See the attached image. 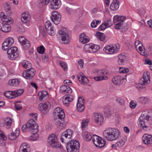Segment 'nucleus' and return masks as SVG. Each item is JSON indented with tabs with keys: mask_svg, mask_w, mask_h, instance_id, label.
<instances>
[{
	"mask_svg": "<svg viewBox=\"0 0 152 152\" xmlns=\"http://www.w3.org/2000/svg\"><path fill=\"white\" fill-rule=\"evenodd\" d=\"M73 133L72 130L68 129L63 132L60 138L61 142L67 143L66 148L67 152H79L80 147L79 142L76 140H72L66 142L68 140L71 139Z\"/></svg>",
	"mask_w": 152,
	"mask_h": 152,
	"instance_id": "f257e3e1",
	"label": "nucleus"
},
{
	"mask_svg": "<svg viewBox=\"0 0 152 152\" xmlns=\"http://www.w3.org/2000/svg\"><path fill=\"white\" fill-rule=\"evenodd\" d=\"M53 113L55 124L60 129L64 127L65 126L64 119L65 115L63 109L61 107H56Z\"/></svg>",
	"mask_w": 152,
	"mask_h": 152,
	"instance_id": "f03ea898",
	"label": "nucleus"
},
{
	"mask_svg": "<svg viewBox=\"0 0 152 152\" xmlns=\"http://www.w3.org/2000/svg\"><path fill=\"white\" fill-rule=\"evenodd\" d=\"M0 16L2 20L0 21V30L5 33L10 31L11 29L10 24L12 23L13 19L4 12H1Z\"/></svg>",
	"mask_w": 152,
	"mask_h": 152,
	"instance_id": "7ed1b4c3",
	"label": "nucleus"
},
{
	"mask_svg": "<svg viewBox=\"0 0 152 152\" xmlns=\"http://www.w3.org/2000/svg\"><path fill=\"white\" fill-rule=\"evenodd\" d=\"M103 134L108 140L112 141L119 138L120 133L118 130L117 129L108 128L104 131Z\"/></svg>",
	"mask_w": 152,
	"mask_h": 152,
	"instance_id": "20e7f679",
	"label": "nucleus"
},
{
	"mask_svg": "<svg viewBox=\"0 0 152 152\" xmlns=\"http://www.w3.org/2000/svg\"><path fill=\"white\" fill-rule=\"evenodd\" d=\"M38 126L34 120L33 119L29 120L26 124L23 125L22 127V130L24 132L29 131L32 132L34 131L35 133L38 131Z\"/></svg>",
	"mask_w": 152,
	"mask_h": 152,
	"instance_id": "39448f33",
	"label": "nucleus"
},
{
	"mask_svg": "<svg viewBox=\"0 0 152 152\" xmlns=\"http://www.w3.org/2000/svg\"><path fill=\"white\" fill-rule=\"evenodd\" d=\"M48 142L52 148H61L62 146L57 141V139L56 135L54 134H50L48 137Z\"/></svg>",
	"mask_w": 152,
	"mask_h": 152,
	"instance_id": "423d86ee",
	"label": "nucleus"
},
{
	"mask_svg": "<svg viewBox=\"0 0 152 152\" xmlns=\"http://www.w3.org/2000/svg\"><path fill=\"white\" fill-rule=\"evenodd\" d=\"M150 75L148 72H144L143 74V76L139 81V84L137 86V88H142L143 86L149 84L150 82Z\"/></svg>",
	"mask_w": 152,
	"mask_h": 152,
	"instance_id": "0eeeda50",
	"label": "nucleus"
},
{
	"mask_svg": "<svg viewBox=\"0 0 152 152\" xmlns=\"http://www.w3.org/2000/svg\"><path fill=\"white\" fill-rule=\"evenodd\" d=\"M7 49V53L9 59L14 60L18 57V50L16 47H12Z\"/></svg>",
	"mask_w": 152,
	"mask_h": 152,
	"instance_id": "6e6552de",
	"label": "nucleus"
},
{
	"mask_svg": "<svg viewBox=\"0 0 152 152\" xmlns=\"http://www.w3.org/2000/svg\"><path fill=\"white\" fill-rule=\"evenodd\" d=\"M92 140L94 145L96 147L100 148L103 147L105 145V141L99 136L93 135L92 137Z\"/></svg>",
	"mask_w": 152,
	"mask_h": 152,
	"instance_id": "1a4fd4ad",
	"label": "nucleus"
},
{
	"mask_svg": "<svg viewBox=\"0 0 152 152\" xmlns=\"http://www.w3.org/2000/svg\"><path fill=\"white\" fill-rule=\"evenodd\" d=\"M35 70L34 69L30 68L24 71L22 73L23 76L28 79H31L35 75Z\"/></svg>",
	"mask_w": 152,
	"mask_h": 152,
	"instance_id": "9d476101",
	"label": "nucleus"
},
{
	"mask_svg": "<svg viewBox=\"0 0 152 152\" xmlns=\"http://www.w3.org/2000/svg\"><path fill=\"white\" fill-rule=\"evenodd\" d=\"M50 107V104L48 102L43 103H40L39 105L40 110L44 114H46L48 112Z\"/></svg>",
	"mask_w": 152,
	"mask_h": 152,
	"instance_id": "9b49d317",
	"label": "nucleus"
},
{
	"mask_svg": "<svg viewBox=\"0 0 152 152\" xmlns=\"http://www.w3.org/2000/svg\"><path fill=\"white\" fill-rule=\"evenodd\" d=\"M14 40L11 37L7 38L3 43L2 49L3 50H6L9 48L14 43Z\"/></svg>",
	"mask_w": 152,
	"mask_h": 152,
	"instance_id": "f8f14e48",
	"label": "nucleus"
},
{
	"mask_svg": "<svg viewBox=\"0 0 152 152\" xmlns=\"http://www.w3.org/2000/svg\"><path fill=\"white\" fill-rule=\"evenodd\" d=\"M93 119L98 125H100L103 123L104 117L100 113H94L93 114Z\"/></svg>",
	"mask_w": 152,
	"mask_h": 152,
	"instance_id": "ddd939ff",
	"label": "nucleus"
},
{
	"mask_svg": "<svg viewBox=\"0 0 152 152\" xmlns=\"http://www.w3.org/2000/svg\"><path fill=\"white\" fill-rule=\"evenodd\" d=\"M52 15L50 18L52 21L56 25L58 24L60 22L61 16L56 11H53Z\"/></svg>",
	"mask_w": 152,
	"mask_h": 152,
	"instance_id": "4468645a",
	"label": "nucleus"
},
{
	"mask_svg": "<svg viewBox=\"0 0 152 152\" xmlns=\"http://www.w3.org/2000/svg\"><path fill=\"white\" fill-rule=\"evenodd\" d=\"M85 102V100L83 97H79L78 102L77 104V110L78 111L81 112L84 110Z\"/></svg>",
	"mask_w": 152,
	"mask_h": 152,
	"instance_id": "2eb2a0df",
	"label": "nucleus"
},
{
	"mask_svg": "<svg viewBox=\"0 0 152 152\" xmlns=\"http://www.w3.org/2000/svg\"><path fill=\"white\" fill-rule=\"evenodd\" d=\"M135 45L136 48H137L138 46L139 45L138 51L139 53L142 56H147V54L145 53L144 47L142 45L141 43H140V42L139 41L137 40L135 41Z\"/></svg>",
	"mask_w": 152,
	"mask_h": 152,
	"instance_id": "dca6fc26",
	"label": "nucleus"
},
{
	"mask_svg": "<svg viewBox=\"0 0 152 152\" xmlns=\"http://www.w3.org/2000/svg\"><path fill=\"white\" fill-rule=\"evenodd\" d=\"M58 33L59 34L61 35V39L62 41H63V42H62V43L67 44L69 42V36L68 34L64 31L61 30L59 31Z\"/></svg>",
	"mask_w": 152,
	"mask_h": 152,
	"instance_id": "f3484780",
	"label": "nucleus"
},
{
	"mask_svg": "<svg viewBox=\"0 0 152 152\" xmlns=\"http://www.w3.org/2000/svg\"><path fill=\"white\" fill-rule=\"evenodd\" d=\"M60 91L63 94L66 95L70 94L72 92L71 88L69 86L66 85L61 86L60 88Z\"/></svg>",
	"mask_w": 152,
	"mask_h": 152,
	"instance_id": "a211bd4d",
	"label": "nucleus"
},
{
	"mask_svg": "<svg viewBox=\"0 0 152 152\" xmlns=\"http://www.w3.org/2000/svg\"><path fill=\"white\" fill-rule=\"evenodd\" d=\"M103 50L106 53L109 54L113 53L118 50L117 49L116 46L113 45H108L105 47L104 48Z\"/></svg>",
	"mask_w": 152,
	"mask_h": 152,
	"instance_id": "6ab92c4d",
	"label": "nucleus"
},
{
	"mask_svg": "<svg viewBox=\"0 0 152 152\" xmlns=\"http://www.w3.org/2000/svg\"><path fill=\"white\" fill-rule=\"evenodd\" d=\"M143 142L149 145L152 144V135L148 134H144L142 138Z\"/></svg>",
	"mask_w": 152,
	"mask_h": 152,
	"instance_id": "aec40b11",
	"label": "nucleus"
},
{
	"mask_svg": "<svg viewBox=\"0 0 152 152\" xmlns=\"http://www.w3.org/2000/svg\"><path fill=\"white\" fill-rule=\"evenodd\" d=\"M149 117V116L148 114H142L140 117L139 120V126L141 128L142 126L143 125H145L146 122L145 121V120L148 121Z\"/></svg>",
	"mask_w": 152,
	"mask_h": 152,
	"instance_id": "412c9836",
	"label": "nucleus"
},
{
	"mask_svg": "<svg viewBox=\"0 0 152 152\" xmlns=\"http://www.w3.org/2000/svg\"><path fill=\"white\" fill-rule=\"evenodd\" d=\"M77 77L80 83L82 85H86L89 82L88 79L84 76L83 73L77 75Z\"/></svg>",
	"mask_w": 152,
	"mask_h": 152,
	"instance_id": "4be33fe9",
	"label": "nucleus"
},
{
	"mask_svg": "<svg viewBox=\"0 0 152 152\" xmlns=\"http://www.w3.org/2000/svg\"><path fill=\"white\" fill-rule=\"evenodd\" d=\"M126 78V75L124 77H122L120 75H117L112 79L113 82L115 85H120L123 83L124 80Z\"/></svg>",
	"mask_w": 152,
	"mask_h": 152,
	"instance_id": "5701e85b",
	"label": "nucleus"
},
{
	"mask_svg": "<svg viewBox=\"0 0 152 152\" xmlns=\"http://www.w3.org/2000/svg\"><path fill=\"white\" fill-rule=\"evenodd\" d=\"M50 7L53 10H57L60 7L61 5L60 0H52L50 1Z\"/></svg>",
	"mask_w": 152,
	"mask_h": 152,
	"instance_id": "b1692460",
	"label": "nucleus"
},
{
	"mask_svg": "<svg viewBox=\"0 0 152 152\" xmlns=\"http://www.w3.org/2000/svg\"><path fill=\"white\" fill-rule=\"evenodd\" d=\"M20 134V130L18 129H16L15 132L10 133L8 134V137L10 140H15L16 139Z\"/></svg>",
	"mask_w": 152,
	"mask_h": 152,
	"instance_id": "393cba45",
	"label": "nucleus"
},
{
	"mask_svg": "<svg viewBox=\"0 0 152 152\" xmlns=\"http://www.w3.org/2000/svg\"><path fill=\"white\" fill-rule=\"evenodd\" d=\"M66 96H64L63 97L64 99L63 102L64 104L68 106L69 105L70 102H71L73 100L74 98L72 95H70V94Z\"/></svg>",
	"mask_w": 152,
	"mask_h": 152,
	"instance_id": "a878e982",
	"label": "nucleus"
},
{
	"mask_svg": "<svg viewBox=\"0 0 152 152\" xmlns=\"http://www.w3.org/2000/svg\"><path fill=\"white\" fill-rule=\"evenodd\" d=\"M38 95L40 101H43L48 97L47 92L45 91L38 93Z\"/></svg>",
	"mask_w": 152,
	"mask_h": 152,
	"instance_id": "bb28decb",
	"label": "nucleus"
},
{
	"mask_svg": "<svg viewBox=\"0 0 152 152\" xmlns=\"http://www.w3.org/2000/svg\"><path fill=\"white\" fill-rule=\"evenodd\" d=\"M119 60L118 61V63L119 65H122L124 63L125 61L127 58V56L124 53H122L118 56Z\"/></svg>",
	"mask_w": 152,
	"mask_h": 152,
	"instance_id": "cd10ccee",
	"label": "nucleus"
},
{
	"mask_svg": "<svg viewBox=\"0 0 152 152\" xmlns=\"http://www.w3.org/2000/svg\"><path fill=\"white\" fill-rule=\"evenodd\" d=\"M30 19L29 15L28 12H24L21 15V20L24 23H28Z\"/></svg>",
	"mask_w": 152,
	"mask_h": 152,
	"instance_id": "c85d7f7f",
	"label": "nucleus"
},
{
	"mask_svg": "<svg viewBox=\"0 0 152 152\" xmlns=\"http://www.w3.org/2000/svg\"><path fill=\"white\" fill-rule=\"evenodd\" d=\"M19 152H30L28 145L26 143L22 144L20 148Z\"/></svg>",
	"mask_w": 152,
	"mask_h": 152,
	"instance_id": "c756f323",
	"label": "nucleus"
},
{
	"mask_svg": "<svg viewBox=\"0 0 152 152\" xmlns=\"http://www.w3.org/2000/svg\"><path fill=\"white\" fill-rule=\"evenodd\" d=\"M119 2L117 0H114L110 4V7L112 10H117L119 7Z\"/></svg>",
	"mask_w": 152,
	"mask_h": 152,
	"instance_id": "7c9ffc66",
	"label": "nucleus"
},
{
	"mask_svg": "<svg viewBox=\"0 0 152 152\" xmlns=\"http://www.w3.org/2000/svg\"><path fill=\"white\" fill-rule=\"evenodd\" d=\"M7 129L10 128L12 122V119L10 117H7L4 121Z\"/></svg>",
	"mask_w": 152,
	"mask_h": 152,
	"instance_id": "2f4dec72",
	"label": "nucleus"
},
{
	"mask_svg": "<svg viewBox=\"0 0 152 152\" xmlns=\"http://www.w3.org/2000/svg\"><path fill=\"white\" fill-rule=\"evenodd\" d=\"M91 135L87 132H85L83 134V138L86 141H89L92 139Z\"/></svg>",
	"mask_w": 152,
	"mask_h": 152,
	"instance_id": "473e14b6",
	"label": "nucleus"
},
{
	"mask_svg": "<svg viewBox=\"0 0 152 152\" xmlns=\"http://www.w3.org/2000/svg\"><path fill=\"white\" fill-rule=\"evenodd\" d=\"M104 113L105 116L109 118L111 115L112 112L110 109L107 107H105L104 110Z\"/></svg>",
	"mask_w": 152,
	"mask_h": 152,
	"instance_id": "72a5a7b5",
	"label": "nucleus"
},
{
	"mask_svg": "<svg viewBox=\"0 0 152 152\" xmlns=\"http://www.w3.org/2000/svg\"><path fill=\"white\" fill-rule=\"evenodd\" d=\"M138 101L142 104H147L148 103L150 100L147 97H142L139 98Z\"/></svg>",
	"mask_w": 152,
	"mask_h": 152,
	"instance_id": "f704fd0d",
	"label": "nucleus"
},
{
	"mask_svg": "<svg viewBox=\"0 0 152 152\" xmlns=\"http://www.w3.org/2000/svg\"><path fill=\"white\" fill-rule=\"evenodd\" d=\"M9 83L11 86H17L19 84V82L18 79H13L10 80Z\"/></svg>",
	"mask_w": 152,
	"mask_h": 152,
	"instance_id": "c9c22d12",
	"label": "nucleus"
},
{
	"mask_svg": "<svg viewBox=\"0 0 152 152\" xmlns=\"http://www.w3.org/2000/svg\"><path fill=\"white\" fill-rule=\"evenodd\" d=\"M21 64L23 67L29 69L31 68V64L28 61L26 60L23 61Z\"/></svg>",
	"mask_w": 152,
	"mask_h": 152,
	"instance_id": "e433bc0d",
	"label": "nucleus"
},
{
	"mask_svg": "<svg viewBox=\"0 0 152 152\" xmlns=\"http://www.w3.org/2000/svg\"><path fill=\"white\" fill-rule=\"evenodd\" d=\"M96 36L97 38L100 41H103L105 39V36L104 35V34L99 31H98L96 32Z\"/></svg>",
	"mask_w": 152,
	"mask_h": 152,
	"instance_id": "4c0bfd02",
	"label": "nucleus"
},
{
	"mask_svg": "<svg viewBox=\"0 0 152 152\" xmlns=\"http://www.w3.org/2000/svg\"><path fill=\"white\" fill-rule=\"evenodd\" d=\"M91 51L94 53L96 52L100 48V46L98 45L91 44Z\"/></svg>",
	"mask_w": 152,
	"mask_h": 152,
	"instance_id": "58836bf2",
	"label": "nucleus"
},
{
	"mask_svg": "<svg viewBox=\"0 0 152 152\" xmlns=\"http://www.w3.org/2000/svg\"><path fill=\"white\" fill-rule=\"evenodd\" d=\"M126 19V17L123 16H118L116 15L114 17L113 21L114 22L124 21V20Z\"/></svg>",
	"mask_w": 152,
	"mask_h": 152,
	"instance_id": "ea45409f",
	"label": "nucleus"
},
{
	"mask_svg": "<svg viewBox=\"0 0 152 152\" xmlns=\"http://www.w3.org/2000/svg\"><path fill=\"white\" fill-rule=\"evenodd\" d=\"M13 91V96L15 98L21 95L23 93L24 91L23 89H20Z\"/></svg>",
	"mask_w": 152,
	"mask_h": 152,
	"instance_id": "a19ab883",
	"label": "nucleus"
},
{
	"mask_svg": "<svg viewBox=\"0 0 152 152\" xmlns=\"http://www.w3.org/2000/svg\"><path fill=\"white\" fill-rule=\"evenodd\" d=\"M47 30V32L50 35H54L55 34V30H54L53 27H49V28H45Z\"/></svg>",
	"mask_w": 152,
	"mask_h": 152,
	"instance_id": "79ce46f5",
	"label": "nucleus"
},
{
	"mask_svg": "<svg viewBox=\"0 0 152 152\" xmlns=\"http://www.w3.org/2000/svg\"><path fill=\"white\" fill-rule=\"evenodd\" d=\"M32 134L29 137V140H30L35 141L37 140L39 138V136L37 133H35L34 131L31 132Z\"/></svg>",
	"mask_w": 152,
	"mask_h": 152,
	"instance_id": "37998d69",
	"label": "nucleus"
},
{
	"mask_svg": "<svg viewBox=\"0 0 152 152\" xmlns=\"http://www.w3.org/2000/svg\"><path fill=\"white\" fill-rule=\"evenodd\" d=\"M4 96L7 97L8 99H11L14 98V96H13V91H9L7 92H5L4 93Z\"/></svg>",
	"mask_w": 152,
	"mask_h": 152,
	"instance_id": "c03bdc74",
	"label": "nucleus"
},
{
	"mask_svg": "<svg viewBox=\"0 0 152 152\" xmlns=\"http://www.w3.org/2000/svg\"><path fill=\"white\" fill-rule=\"evenodd\" d=\"M101 23V21L100 20H93L91 23V26L93 28H95L98 25Z\"/></svg>",
	"mask_w": 152,
	"mask_h": 152,
	"instance_id": "a18cd8bd",
	"label": "nucleus"
},
{
	"mask_svg": "<svg viewBox=\"0 0 152 152\" xmlns=\"http://www.w3.org/2000/svg\"><path fill=\"white\" fill-rule=\"evenodd\" d=\"M97 72L98 75L99 76L106 75L108 73L107 70L106 69L98 70Z\"/></svg>",
	"mask_w": 152,
	"mask_h": 152,
	"instance_id": "49530a36",
	"label": "nucleus"
},
{
	"mask_svg": "<svg viewBox=\"0 0 152 152\" xmlns=\"http://www.w3.org/2000/svg\"><path fill=\"white\" fill-rule=\"evenodd\" d=\"M93 79L96 81H100L103 80H106L108 79V77L107 76H97L94 77Z\"/></svg>",
	"mask_w": 152,
	"mask_h": 152,
	"instance_id": "de8ad7c7",
	"label": "nucleus"
},
{
	"mask_svg": "<svg viewBox=\"0 0 152 152\" xmlns=\"http://www.w3.org/2000/svg\"><path fill=\"white\" fill-rule=\"evenodd\" d=\"M116 102L119 104L121 105H123L125 101L124 99L121 97H118L116 98Z\"/></svg>",
	"mask_w": 152,
	"mask_h": 152,
	"instance_id": "09e8293b",
	"label": "nucleus"
},
{
	"mask_svg": "<svg viewBox=\"0 0 152 152\" xmlns=\"http://www.w3.org/2000/svg\"><path fill=\"white\" fill-rule=\"evenodd\" d=\"M40 34L42 35L43 37H45L46 36V33L43 26H40L39 27Z\"/></svg>",
	"mask_w": 152,
	"mask_h": 152,
	"instance_id": "8fccbe9b",
	"label": "nucleus"
},
{
	"mask_svg": "<svg viewBox=\"0 0 152 152\" xmlns=\"http://www.w3.org/2000/svg\"><path fill=\"white\" fill-rule=\"evenodd\" d=\"M91 44H86L84 47V50L86 52H90L91 51Z\"/></svg>",
	"mask_w": 152,
	"mask_h": 152,
	"instance_id": "3c124183",
	"label": "nucleus"
},
{
	"mask_svg": "<svg viewBox=\"0 0 152 152\" xmlns=\"http://www.w3.org/2000/svg\"><path fill=\"white\" fill-rule=\"evenodd\" d=\"M22 45L23 47L26 49H28L30 46V43L27 40L24 42L23 44H22Z\"/></svg>",
	"mask_w": 152,
	"mask_h": 152,
	"instance_id": "603ef678",
	"label": "nucleus"
},
{
	"mask_svg": "<svg viewBox=\"0 0 152 152\" xmlns=\"http://www.w3.org/2000/svg\"><path fill=\"white\" fill-rule=\"evenodd\" d=\"M37 52L39 53L43 54L45 52V49L43 46L41 45L37 47Z\"/></svg>",
	"mask_w": 152,
	"mask_h": 152,
	"instance_id": "864d4df0",
	"label": "nucleus"
},
{
	"mask_svg": "<svg viewBox=\"0 0 152 152\" xmlns=\"http://www.w3.org/2000/svg\"><path fill=\"white\" fill-rule=\"evenodd\" d=\"M123 22L124 21H120L117 24H115L114 26L115 28L117 29H121V28L123 24Z\"/></svg>",
	"mask_w": 152,
	"mask_h": 152,
	"instance_id": "5fc2aeb1",
	"label": "nucleus"
},
{
	"mask_svg": "<svg viewBox=\"0 0 152 152\" xmlns=\"http://www.w3.org/2000/svg\"><path fill=\"white\" fill-rule=\"evenodd\" d=\"M59 64L60 66L63 68L65 71L67 70V65L65 62L62 61H60Z\"/></svg>",
	"mask_w": 152,
	"mask_h": 152,
	"instance_id": "6e6d98bb",
	"label": "nucleus"
},
{
	"mask_svg": "<svg viewBox=\"0 0 152 152\" xmlns=\"http://www.w3.org/2000/svg\"><path fill=\"white\" fill-rule=\"evenodd\" d=\"M18 39L19 42L22 45L23 44L24 42L26 41L27 39H26L24 37L21 36H19L18 37Z\"/></svg>",
	"mask_w": 152,
	"mask_h": 152,
	"instance_id": "4d7b16f0",
	"label": "nucleus"
},
{
	"mask_svg": "<svg viewBox=\"0 0 152 152\" xmlns=\"http://www.w3.org/2000/svg\"><path fill=\"white\" fill-rule=\"evenodd\" d=\"M105 25L106 28H108L110 27L112 25L111 22V20H106L104 23Z\"/></svg>",
	"mask_w": 152,
	"mask_h": 152,
	"instance_id": "13d9d810",
	"label": "nucleus"
},
{
	"mask_svg": "<svg viewBox=\"0 0 152 152\" xmlns=\"http://www.w3.org/2000/svg\"><path fill=\"white\" fill-rule=\"evenodd\" d=\"M80 41L83 44H85L87 43L89 41L88 37L86 36L83 39H79Z\"/></svg>",
	"mask_w": 152,
	"mask_h": 152,
	"instance_id": "bf43d9fd",
	"label": "nucleus"
},
{
	"mask_svg": "<svg viewBox=\"0 0 152 152\" xmlns=\"http://www.w3.org/2000/svg\"><path fill=\"white\" fill-rule=\"evenodd\" d=\"M125 143V142L122 140H118L116 143V145L118 147H121L123 146Z\"/></svg>",
	"mask_w": 152,
	"mask_h": 152,
	"instance_id": "052dcab7",
	"label": "nucleus"
},
{
	"mask_svg": "<svg viewBox=\"0 0 152 152\" xmlns=\"http://www.w3.org/2000/svg\"><path fill=\"white\" fill-rule=\"evenodd\" d=\"M129 71V70L128 68H120V73H126Z\"/></svg>",
	"mask_w": 152,
	"mask_h": 152,
	"instance_id": "680f3d73",
	"label": "nucleus"
},
{
	"mask_svg": "<svg viewBox=\"0 0 152 152\" xmlns=\"http://www.w3.org/2000/svg\"><path fill=\"white\" fill-rule=\"evenodd\" d=\"M88 120L87 119L83 120L82 123V127L84 128L86 127L88 125Z\"/></svg>",
	"mask_w": 152,
	"mask_h": 152,
	"instance_id": "e2e57ef3",
	"label": "nucleus"
},
{
	"mask_svg": "<svg viewBox=\"0 0 152 152\" xmlns=\"http://www.w3.org/2000/svg\"><path fill=\"white\" fill-rule=\"evenodd\" d=\"M52 26V24L50 21H47L45 23V28H49V27H50Z\"/></svg>",
	"mask_w": 152,
	"mask_h": 152,
	"instance_id": "0e129e2a",
	"label": "nucleus"
},
{
	"mask_svg": "<svg viewBox=\"0 0 152 152\" xmlns=\"http://www.w3.org/2000/svg\"><path fill=\"white\" fill-rule=\"evenodd\" d=\"M136 103L134 102V101H131L130 103V107L132 109H134L136 106Z\"/></svg>",
	"mask_w": 152,
	"mask_h": 152,
	"instance_id": "69168bd1",
	"label": "nucleus"
},
{
	"mask_svg": "<svg viewBox=\"0 0 152 152\" xmlns=\"http://www.w3.org/2000/svg\"><path fill=\"white\" fill-rule=\"evenodd\" d=\"M5 7L7 8L8 10H10L11 8L10 3L9 2H7L5 5Z\"/></svg>",
	"mask_w": 152,
	"mask_h": 152,
	"instance_id": "338daca9",
	"label": "nucleus"
},
{
	"mask_svg": "<svg viewBox=\"0 0 152 152\" xmlns=\"http://www.w3.org/2000/svg\"><path fill=\"white\" fill-rule=\"evenodd\" d=\"M106 28H106L105 25L104 23H102L101 25L99 27V30L100 31L102 30H104Z\"/></svg>",
	"mask_w": 152,
	"mask_h": 152,
	"instance_id": "774afa93",
	"label": "nucleus"
}]
</instances>
